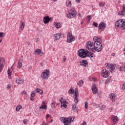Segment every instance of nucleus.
Masks as SVG:
<instances>
[{"label": "nucleus", "mask_w": 125, "mask_h": 125, "mask_svg": "<svg viewBox=\"0 0 125 125\" xmlns=\"http://www.w3.org/2000/svg\"><path fill=\"white\" fill-rule=\"evenodd\" d=\"M78 55L81 58H85V57H89L91 61H93L94 59V54L89 52L88 50L81 49L78 51Z\"/></svg>", "instance_id": "f257e3e1"}, {"label": "nucleus", "mask_w": 125, "mask_h": 125, "mask_svg": "<svg viewBox=\"0 0 125 125\" xmlns=\"http://www.w3.org/2000/svg\"><path fill=\"white\" fill-rule=\"evenodd\" d=\"M75 119L73 117H69L68 118L61 117V120L64 125H71V123L74 122Z\"/></svg>", "instance_id": "f03ea898"}, {"label": "nucleus", "mask_w": 125, "mask_h": 125, "mask_svg": "<svg viewBox=\"0 0 125 125\" xmlns=\"http://www.w3.org/2000/svg\"><path fill=\"white\" fill-rule=\"evenodd\" d=\"M115 26L121 29H125V21L124 19H120L115 22Z\"/></svg>", "instance_id": "7ed1b4c3"}, {"label": "nucleus", "mask_w": 125, "mask_h": 125, "mask_svg": "<svg viewBox=\"0 0 125 125\" xmlns=\"http://www.w3.org/2000/svg\"><path fill=\"white\" fill-rule=\"evenodd\" d=\"M49 73H50L49 69L44 70L41 75L42 80H47L50 76Z\"/></svg>", "instance_id": "20e7f679"}, {"label": "nucleus", "mask_w": 125, "mask_h": 125, "mask_svg": "<svg viewBox=\"0 0 125 125\" xmlns=\"http://www.w3.org/2000/svg\"><path fill=\"white\" fill-rule=\"evenodd\" d=\"M105 65L106 66L107 69L110 70V72H111L112 74H113V73H115L116 71V67L117 66L116 64H109L106 63H105Z\"/></svg>", "instance_id": "39448f33"}, {"label": "nucleus", "mask_w": 125, "mask_h": 125, "mask_svg": "<svg viewBox=\"0 0 125 125\" xmlns=\"http://www.w3.org/2000/svg\"><path fill=\"white\" fill-rule=\"evenodd\" d=\"M103 47H102V43H94V50L95 51H97V52H100Z\"/></svg>", "instance_id": "423d86ee"}, {"label": "nucleus", "mask_w": 125, "mask_h": 125, "mask_svg": "<svg viewBox=\"0 0 125 125\" xmlns=\"http://www.w3.org/2000/svg\"><path fill=\"white\" fill-rule=\"evenodd\" d=\"M76 15H77V11L75 9H72L69 11V13L67 14V17L71 19L74 18V17H76Z\"/></svg>", "instance_id": "0eeeda50"}, {"label": "nucleus", "mask_w": 125, "mask_h": 125, "mask_svg": "<svg viewBox=\"0 0 125 125\" xmlns=\"http://www.w3.org/2000/svg\"><path fill=\"white\" fill-rule=\"evenodd\" d=\"M86 48L90 51L94 50V45L93 42L90 41L88 42L86 44Z\"/></svg>", "instance_id": "6e6552de"}, {"label": "nucleus", "mask_w": 125, "mask_h": 125, "mask_svg": "<svg viewBox=\"0 0 125 125\" xmlns=\"http://www.w3.org/2000/svg\"><path fill=\"white\" fill-rule=\"evenodd\" d=\"M75 41V37L72 35V33L69 32L67 34V42L68 43H71Z\"/></svg>", "instance_id": "1a4fd4ad"}, {"label": "nucleus", "mask_w": 125, "mask_h": 125, "mask_svg": "<svg viewBox=\"0 0 125 125\" xmlns=\"http://www.w3.org/2000/svg\"><path fill=\"white\" fill-rule=\"evenodd\" d=\"M101 75L102 77L106 79L110 76V72H109L106 69H104L102 70Z\"/></svg>", "instance_id": "9d476101"}, {"label": "nucleus", "mask_w": 125, "mask_h": 125, "mask_svg": "<svg viewBox=\"0 0 125 125\" xmlns=\"http://www.w3.org/2000/svg\"><path fill=\"white\" fill-rule=\"evenodd\" d=\"M4 64H5V61H4V58H0V72H1V71L3 70Z\"/></svg>", "instance_id": "9b49d317"}, {"label": "nucleus", "mask_w": 125, "mask_h": 125, "mask_svg": "<svg viewBox=\"0 0 125 125\" xmlns=\"http://www.w3.org/2000/svg\"><path fill=\"white\" fill-rule=\"evenodd\" d=\"M106 27H107V24L104 23L103 22H101L99 25L98 29L99 30H102V31H104Z\"/></svg>", "instance_id": "f8f14e48"}, {"label": "nucleus", "mask_w": 125, "mask_h": 125, "mask_svg": "<svg viewBox=\"0 0 125 125\" xmlns=\"http://www.w3.org/2000/svg\"><path fill=\"white\" fill-rule=\"evenodd\" d=\"M93 43H101L102 42V40H101V38L99 37L94 36L93 37Z\"/></svg>", "instance_id": "ddd939ff"}, {"label": "nucleus", "mask_w": 125, "mask_h": 125, "mask_svg": "<svg viewBox=\"0 0 125 125\" xmlns=\"http://www.w3.org/2000/svg\"><path fill=\"white\" fill-rule=\"evenodd\" d=\"M75 92L74 94V102L75 103H78V93H79V91L78 90V88L75 89Z\"/></svg>", "instance_id": "4468645a"}, {"label": "nucleus", "mask_w": 125, "mask_h": 125, "mask_svg": "<svg viewBox=\"0 0 125 125\" xmlns=\"http://www.w3.org/2000/svg\"><path fill=\"white\" fill-rule=\"evenodd\" d=\"M92 90L93 94H96L98 93V89H97L96 85L94 84H93L92 86Z\"/></svg>", "instance_id": "2eb2a0df"}, {"label": "nucleus", "mask_w": 125, "mask_h": 125, "mask_svg": "<svg viewBox=\"0 0 125 125\" xmlns=\"http://www.w3.org/2000/svg\"><path fill=\"white\" fill-rule=\"evenodd\" d=\"M34 54H37L38 55H41V56H42V55H43V53L42 52L41 49H36L34 51Z\"/></svg>", "instance_id": "dca6fc26"}, {"label": "nucleus", "mask_w": 125, "mask_h": 125, "mask_svg": "<svg viewBox=\"0 0 125 125\" xmlns=\"http://www.w3.org/2000/svg\"><path fill=\"white\" fill-rule=\"evenodd\" d=\"M109 98L112 100V102H115L116 100V94L113 93L109 94Z\"/></svg>", "instance_id": "f3484780"}, {"label": "nucleus", "mask_w": 125, "mask_h": 125, "mask_svg": "<svg viewBox=\"0 0 125 125\" xmlns=\"http://www.w3.org/2000/svg\"><path fill=\"white\" fill-rule=\"evenodd\" d=\"M23 79L20 78V77H18L17 78L16 80V83H18V84H21V83H23Z\"/></svg>", "instance_id": "a211bd4d"}, {"label": "nucleus", "mask_w": 125, "mask_h": 125, "mask_svg": "<svg viewBox=\"0 0 125 125\" xmlns=\"http://www.w3.org/2000/svg\"><path fill=\"white\" fill-rule=\"evenodd\" d=\"M125 13V5H123L122 7V10L121 11H119L118 14L121 15L122 16H124Z\"/></svg>", "instance_id": "6ab92c4d"}, {"label": "nucleus", "mask_w": 125, "mask_h": 125, "mask_svg": "<svg viewBox=\"0 0 125 125\" xmlns=\"http://www.w3.org/2000/svg\"><path fill=\"white\" fill-rule=\"evenodd\" d=\"M39 109H43V110H46L47 109V105L45 104V102H42V105L39 107Z\"/></svg>", "instance_id": "aec40b11"}, {"label": "nucleus", "mask_w": 125, "mask_h": 125, "mask_svg": "<svg viewBox=\"0 0 125 125\" xmlns=\"http://www.w3.org/2000/svg\"><path fill=\"white\" fill-rule=\"evenodd\" d=\"M111 120L113 124H114V125H115V124H117V123H118V121H119V120H118V117L116 116H113L111 118Z\"/></svg>", "instance_id": "412c9836"}, {"label": "nucleus", "mask_w": 125, "mask_h": 125, "mask_svg": "<svg viewBox=\"0 0 125 125\" xmlns=\"http://www.w3.org/2000/svg\"><path fill=\"white\" fill-rule=\"evenodd\" d=\"M81 66H83V67H86V65H88L87 61L83 60L82 62H80Z\"/></svg>", "instance_id": "4be33fe9"}, {"label": "nucleus", "mask_w": 125, "mask_h": 125, "mask_svg": "<svg viewBox=\"0 0 125 125\" xmlns=\"http://www.w3.org/2000/svg\"><path fill=\"white\" fill-rule=\"evenodd\" d=\"M44 24H47L49 21H50V18H49V17L46 16L43 18V19Z\"/></svg>", "instance_id": "5701e85b"}, {"label": "nucleus", "mask_w": 125, "mask_h": 125, "mask_svg": "<svg viewBox=\"0 0 125 125\" xmlns=\"http://www.w3.org/2000/svg\"><path fill=\"white\" fill-rule=\"evenodd\" d=\"M23 62V60L21 59H20L18 61V68H22L23 64H22V62Z\"/></svg>", "instance_id": "b1692460"}, {"label": "nucleus", "mask_w": 125, "mask_h": 125, "mask_svg": "<svg viewBox=\"0 0 125 125\" xmlns=\"http://www.w3.org/2000/svg\"><path fill=\"white\" fill-rule=\"evenodd\" d=\"M54 37L56 40H54V42H56V41H58L60 40V37H61V34L58 33L54 35Z\"/></svg>", "instance_id": "393cba45"}, {"label": "nucleus", "mask_w": 125, "mask_h": 125, "mask_svg": "<svg viewBox=\"0 0 125 125\" xmlns=\"http://www.w3.org/2000/svg\"><path fill=\"white\" fill-rule=\"evenodd\" d=\"M66 103H67L66 101H62V103L61 104V107H64V108H67V104H66Z\"/></svg>", "instance_id": "a878e982"}, {"label": "nucleus", "mask_w": 125, "mask_h": 125, "mask_svg": "<svg viewBox=\"0 0 125 125\" xmlns=\"http://www.w3.org/2000/svg\"><path fill=\"white\" fill-rule=\"evenodd\" d=\"M66 6H67L68 7H70V6L72 5V2L71 1V0H67L66 1Z\"/></svg>", "instance_id": "bb28decb"}, {"label": "nucleus", "mask_w": 125, "mask_h": 125, "mask_svg": "<svg viewBox=\"0 0 125 125\" xmlns=\"http://www.w3.org/2000/svg\"><path fill=\"white\" fill-rule=\"evenodd\" d=\"M83 80H81L79 81V82L77 83L78 85L79 86V87H81V86L83 84Z\"/></svg>", "instance_id": "cd10ccee"}, {"label": "nucleus", "mask_w": 125, "mask_h": 125, "mask_svg": "<svg viewBox=\"0 0 125 125\" xmlns=\"http://www.w3.org/2000/svg\"><path fill=\"white\" fill-rule=\"evenodd\" d=\"M72 110L74 112H77V104H72Z\"/></svg>", "instance_id": "c85d7f7f"}, {"label": "nucleus", "mask_w": 125, "mask_h": 125, "mask_svg": "<svg viewBox=\"0 0 125 125\" xmlns=\"http://www.w3.org/2000/svg\"><path fill=\"white\" fill-rule=\"evenodd\" d=\"M35 91H36V92H37L38 93H39V94H42V93H43V91H42V90L40 88H37L35 90Z\"/></svg>", "instance_id": "c756f323"}, {"label": "nucleus", "mask_w": 125, "mask_h": 125, "mask_svg": "<svg viewBox=\"0 0 125 125\" xmlns=\"http://www.w3.org/2000/svg\"><path fill=\"white\" fill-rule=\"evenodd\" d=\"M21 24L20 25L21 30H23L25 27V22L23 21H21Z\"/></svg>", "instance_id": "7c9ffc66"}, {"label": "nucleus", "mask_w": 125, "mask_h": 125, "mask_svg": "<svg viewBox=\"0 0 125 125\" xmlns=\"http://www.w3.org/2000/svg\"><path fill=\"white\" fill-rule=\"evenodd\" d=\"M68 93L71 95L74 93V89L73 88V87H71L70 89L68 90Z\"/></svg>", "instance_id": "2f4dec72"}, {"label": "nucleus", "mask_w": 125, "mask_h": 125, "mask_svg": "<svg viewBox=\"0 0 125 125\" xmlns=\"http://www.w3.org/2000/svg\"><path fill=\"white\" fill-rule=\"evenodd\" d=\"M55 25V27L56 28H57V29H59V28H60V27H61V23H56Z\"/></svg>", "instance_id": "473e14b6"}, {"label": "nucleus", "mask_w": 125, "mask_h": 125, "mask_svg": "<svg viewBox=\"0 0 125 125\" xmlns=\"http://www.w3.org/2000/svg\"><path fill=\"white\" fill-rule=\"evenodd\" d=\"M22 109V105H18L16 107V111L17 112H19V111H20V109Z\"/></svg>", "instance_id": "72a5a7b5"}, {"label": "nucleus", "mask_w": 125, "mask_h": 125, "mask_svg": "<svg viewBox=\"0 0 125 125\" xmlns=\"http://www.w3.org/2000/svg\"><path fill=\"white\" fill-rule=\"evenodd\" d=\"M30 96L31 97H35L36 96V92L35 91H32L30 94Z\"/></svg>", "instance_id": "f704fd0d"}, {"label": "nucleus", "mask_w": 125, "mask_h": 125, "mask_svg": "<svg viewBox=\"0 0 125 125\" xmlns=\"http://www.w3.org/2000/svg\"><path fill=\"white\" fill-rule=\"evenodd\" d=\"M55 104L56 103L54 102V101H52L51 102V107L52 108H55Z\"/></svg>", "instance_id": "c9c22d12"}, {"label": "nucleus", "mask_w": 125, "mask_h": 125, "mask_svg": "<svg viewBox=\"0 0 125 125\" xmlns=\"http://www.w3.org/2000/svg\"><path fill=\"white\" fill-rule=\"evenodd\" d=\"M84 108L86 109H88V103L87 102H85L84 103Z\"/></svg>", "instance_id": "e433bc0d"}, {"label": "nucleus", "mask_w": 125, "mask_h": 125, "mask_svg": "<svg viewBox=\"0 0 125 125\" xmlns=\"http://www.w3.org/2000/svg\"><path fill=\"white\" fill-rule=\"evenodd\" d=\"M101 111H104V110H105V109H106V105H101Z\"/></svg>", "instance_id": "4c0bfd02"}, {"label": "nucleus", "mask_w": 125, "mask_h": 125, "mask_svg": "<svg viewBox=\"0 0 125 125\" xmlns=\"http://www.w3.org/2000/svg\"><path fill=\"white\" fill-rule=\"evenodd\" d=\"M92 25L93 26L96 27V28H97V27H98V23H97V22H93Z\"/></svg>", "instance_id": "58836bf2"}, {"label": "nucleus", "mask_w": 125, "mask_h": 125, "mask_svg": "<svg viewBox=\"0 0 125 125\" xmlns=\"http://www.w3.org/2000/svg\"><path fill=\"white\" fill-rule=\"evenodd\" d=\"M11 86H12V85H11V84H8L7 85V88L8 89H10V88H11Z\"/></svg>", "instance_id": "ea45409f"}, {"label": "nucleus", "mask_w": 125, "mask_h": 125, "mask_svg": "<svg viewBox=\"0 0 125 125\" xmlns=\"http://www.w3.org/2000/svg\"><path fill=\"white\" fill-rule=\"evenodd\" d=\"M4 37V33L3 32H0V37L3 38Z\"/></svg>", "instance_id": "a19ab883"}, {"label": "nucleus", "mask_w": 125, "mask_h": 125, "mask_svg": "<svg viewBox=\"0 0 125 125\" xmlns=\"http://www.w3.org/2000/svg\"><path fill=\"white\" fill-rule=\"evenodd\" d=\"M99 6L100 7H103V6H104L103 5V3H99Z\"/></svg>", "instance_id": "79ce46f5"}, {"label": "nucleus", "mask_w": 125, "mask_h": 125, "mask_svg": "<svg viewBox=\"0 0 125 125\" xmlns=\"http://www.w3.org/2000/svg\"><path fill=\"white\" fill-rule=\"evenodd\" d=\"M7 73H8V76H11V71H10V70H8Z\"/></svg>", "instance_id": "37998d69"}, {"label": "nucleus", "mask_w": 125, "mask_h": 125, "mask_svg": "<svg viewBox=\"0 0 125 125\" xmlns=\"http://www.w3.org/2000/svg\"><path fill=\"white\" fill-rule=\"evenodd\" d=\"M63 59V62H65L66 61V60H67V59L66 58L65 56H64L63 58H62Z\"/></svg>", "instance_id": "c03bdc74"}, {"label": "nucleus", "mask_w": 125, "mask_h": 125, "mask_svg": "<svg viewBox=\"0 0 125 125\" xmlns=\"http://www.w3.org/2000/svg\"><path fill=\"white\" fill-rule=\"evenodd\" d=\"M22 94H24V95H26V94H27V92L25 91H23L22 92H21Z\"/></svg>", "instance_id": "a18cd8bd"}, {"label": "nucleus", "mask_w": 125, "mask_h": 125, "mask_svg": "<svg viewBox=\"0 0 125 125\" xmlns=\"http://www.w3.org/2000/svg\"><path fill=\"white\" fill-rule=\"evenodd\" d=\"M50 116V115H49V114H47L46 116V119H48V118H49Z\"/></svg>", "instance_id": "49530a36"}, {"label": "nucleus", "mask_w": 125, "mask_h": 125, "mask_svg": "<svg viewBox=\"0 0 125 125\" xmlns=\"http://www.w3.org/2000/svg\"><path fill=\"white\" fill-rule=\"evenodd\" d=\"M81 125H86V122H83V124H81Z\"/></svg>", "instance_id": "de8ad7c7"}, {"label": "nucleus", "mask_w": 125, "mask_h": 125, "mask_svg": "<svg viewBox=\"0 0 125 125\" xmlns=\"http://www.w3.org/2000/svg\"><path fill=\"white\" fill-rule=\"evenodd\" d=\"M30 100L31 101H34V97H31L30 96Z\"/></svg>", "instance_id": "09e8293b"}, {"label": "nucleus", "mask_w": 125, "mask_h": 125, "mask_svg": "<svg viewBox=\"0 0 125 125\" xmlns=\"http://www.w3.org/2000/svg\"><path fill=\"white\" fill-rule=\"evenodd\" d=\"M87 18L89 20H90V18H91V17L90 16H87Z\"/></svg>", "instance_id": "8fccbe9b"}, {"label": "nucleus", "mask_w": 125, "mask_h": 125, "mask_svg": "<svg viewBox=\"0 0 125 125\" xmlns=\"http://www.w3.org/2000/svg\"><path fill=\"white\" fill-rule=\"evenodd\" d=\"M23 124L26 125V124H27V120H23Z\"/></svg>", "instance_id": "3c124183"}, {"label": "nucleus", "mask_w": 125, "mask_h": 125, "mask_svg": "<svg viewBox=\"0 0 125 125\" xmlns=\"http://www.w3.org/2000/svg\"><path fill=\"white\" fill-rule=\"evenodd\" d=\"M123 70V66H121L120 68H119V71L121 72Z\"/></svg>", "instance_id": "603ef678"}, {"label": "nucleus", "mask_w": 125, "mask_h": 125, "mask_svg": "<svg viewBox=\"0 0 125 125\" xmlns=\"http://www.w3.org/2000/svg\"><path fill=\"white\" fill-rule=\"evenodd\" d=\"M42 125H48V124H46L45 122H43Z\"/></svg>", "instance_id": "864d4df0"}, {"label": "nucleus", "mask_w": 125, "mask_h": 125, "mask_svg": "<svg viewBox=\"0 0 125 125\" xmlns=\"http://www.w3.org/2000/svg\"><path fill=\"white\" fill-rule=\"evenodd\" d=\"M76 2L80 3V2H81V0H76Z\"/></svg>", "instance_id": "5fc2aeb1"}, {"label": "nucleus", "mask_w": 125, "mask_h": 125, "mask_svg": "<svg viewBox=\"0 0 125 125\" xmlns=\"http://www.w3.org/2000/svg\"><path fill=\"white\" fill-rule=\"evenodd\" d=\"M59 101H60V102H61V104H62V103H63V101H62V99H60Z\"/></svg>", "instance_id": "6e6d98bb"}, {"label": "nucleus", "mask_w": 125, "mask_h": 125, "mask_svg": "<svg viewBox=\"0 0 125 125\" xmlns=\"http://www.w3.org/2000/svg\"><path fill=\"white\" fill-rule=\"evenodd\" d=\"M103 5H104V6H105V5H106V2H104Z\"/></svg>", "instance_id": "4d7b16f0"}, {"label": "nucleus", "mask_w": 125, "mask_h": 125, "mask_svg": "<svg viewBox=\"0 0 125 125\" xmlns=\"http://www.w3.org/2000/svg\"><path fill=\"white\" fill-rule=\"evenodd\" d=\"M53 122V120L51 119V121H50V123H52Z\"/></svg>", "instance_id": "13d9d810"}, {"label": "nucleus", "mask_w": 125, "mask_h": 125, "mask_svg": "<svg viewBox=\"0 0 125 125\" xmlns=\"http://www.w3.org/2000/svg\"><path fill=\"white\" fill-rule=\"evenodd\" d=\"M104 82V81H103V80H102V81H100V83H102V82Z\"/></svg>", "instance_id": "bf43d9fd"}, {"label": "nucleus", "mask_w": 125, "mask_h": 125, "mask_svg": "<svg viewBox=\"0 0 125 125\" xmlns=\"http://www.w3.org/2000/svg\"><path fill=\"white\" fill-rule=\"evenodd\" d=\"M112 56H114L115 55V54H112Z\"/></svg>", "instance_id": "052dcab7"}, {"label": "nucleus", "mask_w": 125, "mask_h": 125, "mask_svg": "<svg viewBox=\"0 0 125 125\" xmlns=\"http://www.w3.org/2000/svg\"><path fill=\"white\" fill-rule=\"evenodd\" d=\"M53 1H56L57 0H53Z\"/></svg>", "instance_id": "680f3d73"}, {"label": "nucleus", "mask_w": 125, "mask_h": 125, "mask_svg": "<svg viewBox=\"0 0 125 125\" xmlns=\"http://www.w3.org/2000/svg\"><path fill=\"white\" fill-rule=\"evenodd\" d=\"M37 41H39V38H37Z\"/></svg>", "instance_id": "e2e57ef3"}, {"label": "nucleus", "mask_w": 125, "mask_h": 125, "mask_svg": "<svg viewBox=\"0 0 125 125\" xmlns=\"http://www.w3.org/2000/svg\"><path fill=\"white\" fill-rule=\"evenodd\" d=\"M1 41H2L1 40H0V42H1Z\"/></svg>", "instance_id": "0e129e2a"}, {"label": "nucleus", "mask_w": 125, "mask_h": 125, "mask_svg": "<svg viewBox=\"0 0 125 125\" xmlns=\"http://www.w3.org/2000/svg\"><path fill=\"white\" fill-rule=\"evenodd\" d=\"M61 99H63V98H61Z\"/></svg>", "instance_id": "69168bd1"}, {"label": "nucleus", "mask_w": 125, "mask_h": 125, "mask_svg": "<svg viewBox=\"0 0 125 125\" xmlns=\"http://www.w3.org/2000/svg\"><path fill=\"white\" fill-rule=\"evenodd\" d=\"M124 72H125V70H124Z\"/></svg>", "instance_id": "338daca9"}]
</instances>
